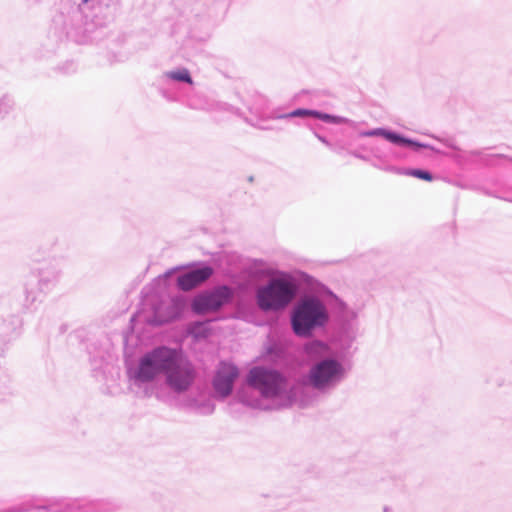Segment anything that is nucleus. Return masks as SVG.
Returning <instances> with one entry per match:
<instances>
[{
	"label": "nucleus",
	"mask_w": 512,
	"mask_h": 512,
	"mask_svg": "<svg viewBox=\"0 0 512 512\" xmlns=\"http://www.w3.org/2000/svg\"><path fill=\"white\" fill-rule=\"evenodd\" d=\"M294 293L295 288L290 282L274 279L267 286L258 289L257 303L263 310H278L288 305Z\"/></svg>",
	"instance_id": "2"
},
{
	"label": "nucleus",
	"mask_w": 512,
	"mask_h": 512,
	"mask_svg": "<svg viewBox=\"0 0 512 512\" xmlns=\"http://www.w3.org/2000/svg\"><path fill=\"white\" fill-rule=\"evenodd\" d=\"M168 76L173 80L192 84V78L187 69L169 72Z\"/></svg>",
	"instance_id": "11"
},
{
	"label": "nucleus",
	"mask_w": 512,
	"mask_h": 512,
	"mask_svg": "<svg viewBox=\"0 0 512 512\" xmlns=\"http://www.w3.org/2000/svg\"><path fill=\"white\" fill-rule=\"evenodd\" d=\"M195 371L192 364L178 351L167 375L166 383L175 391H184L193 383Z\"/></svg>",
	"instance_id": "5"
},
{
	"label": "nucleus",
	"mask_w": 512,
	"mask_h": 512,
	"mask_svg": "<svg viewBox=\"0 0 512 512\" xmlns=\"http://www.w3.org/2000/svg\"><path fill=\"white\" fill-rule=\"evenodd\" d=\"M193 333L196 337H205L206 336V325L198 324L193 328Z\"/></svg>",
	"instance_id": "16"
},
{
	"label": "nucleus",
	"mask_w": 512,
	"mask_h": 512,
	"mask_svg": "<svg viewBox=\"0 0 512 512\" xmlns=\"http://www.w3.org/2000/svg\"><path fill=\"white\" fill-rule=\"evenodd\" d=\"M230 297V290L227 287H221L211 293L199 295L192 302V309L198 314L216 311Z\"/></svg>",
	"instance_id": "7"
},
{
	"label": "nucleus",
	"mask_w": 512,
	"mask_h": 512,
	"mask_svg": "<svg viewBox=\"0 0 512 512\" xmlns=\"http://www.w3.org/2000/svg\"><path fill=\"white\" fill-rule=\"evenodd\" d=\"M326 350V346L320 342H314L307 346L308 353H313L315 351L319 352L320 354H323L324 352H326Z\"/></svg>",
	"instance_id": "15"
},
{
	"label": "nucleus",
	"mask_w": 512,
	"mask_h": 512,
	"mask_svg": "<svg viewBox=\"0 0 512 512\" xmlns=\"http://www.w3.org/2000/svg\"><path fill=\"white\" fill-rule=\"evenodd\" d=\"M317 115H319L318 111L306 110V109H298L291 113V116H293V117L312 116V117L317 118Z\"/></svg>",
	"instance_id": "14"
},
{
	"label": "nucleus",
	"mask_w": 512,
	"mask_h": 512,
	"mask_svg": "<svg viewBox=\"0 0 512 512\" xmlns=\"http://www.w3.org/2000/svg\"><path fill=\"white\" fill-rule=\"evenodd\" d=\"M248 384L258 390L262 396L273 398L286 388V379L276 370L254 367L250 370Z\"/></svg>",
	"instance_id": "4"
},
{
	"label": "nucleus",
	"mask_w": 512,
	"mask_h": 512,
	"mask_svg": "<svg viewBox=\"0 0 512 512\" xmlns=\"http://www.w3.org/2000/svg\"><path fill=\"white\" fill-rule=\"evenodd\" d=\"M342 367L335 360H324L314 365L308 375L309 384L322 389L342 376Z\"/></svg>",
	"instance_id": "6"
},
{
	"label": "nucleus",
	"mask_w": 512,
	"mask_h": 512,
	"mask_svg": "<svg viewBox=\"0 0 512 512\" xmlns=\"http://www.w3.org/2000/svg\"><path fill=\"white\" fill-rule=\"evenodd\" d=\"M238 375V369L234 365L221 363L213 380L216 393L221 397L228 396Z\"/></svg>",
	"instance_id": "8"
},
{
	"label": "nucleus",
	"mask_w": 512,
	"mask_h": 512,
	"mask_svg": "<svg viewBox=\"0 0 512 512\" xmlns=\"http://www.w3.org/2000/svg\"><path fill=\"white\" fill-rule=\"evenodd\" d=\"M325 321L324 308L319 301L309 299L303 301L294 311L292 325L299 336H306L316 325Z\"/></svg>",
	"instance_id": "3"
},
{
	"label": "nucleus",
	"mask_w": 512,
	"mask_h": 512,
	"mask_svg": "<svg viewBox=\"0 0 512 512\" xmlns=\"http://www.w3.org/2000/svg\"><path fill=\"white\" fill-rule=\"evenodd\" d=\"M177 353V350L168 347H158L148 352L140 360L137 378L141 381H151L161 373L166 376Z\"/></svg>",
	"instance_id": "1"
},
{
	"label": "nucleus",
	"mask_w": 512,
	"mask_h": 512,
	"mask_svg": "<svg viewBox=\"0 0 512 512\" xmlns=\"http://www.w3.org/2000/svg\"><path fill=\"white\" fill-rule=\"evenodd\" d=\"M317 118H319L323 121L331 122V123H335V124H342V123L346 122L345 118H342L339 116H333V115H329V114H325V113H320V112H319V115H317Z\"/></svg>",
	"instance_id": "12"
},
{
	"label": "nucleus",
	"mask_w": 512,
	"mask_h": 512,
	"mask_svg": "<svg viewBox=\"0 0 512 512\" xmlns=\"http://www.w3.org/2000/svg\"><path fill=\"white\" fill-rule=\"evenodd\" d=\"M365 135H367V136L383 135L386 139H388L389 141H391L393 143L406 144V145L413 144V142L410 140L404 139L397 134L386 132L381 129L367 132Z\"/></svg>",
	"instance_id": "10"
},
{
	"label": "nucleus",
	"mask_w": 512,
	"mask_h": 512,
	"mask_svg": "<svg viewBox=\"0 0 512 512\" xmlns=\"http://www.w3.org/2000/svg\"><path fill=\"white\" fill-rule=\"evenodd\" d=\"M213 274V269L209 266H204L184 273L177 278V284L183 291H189L210 278Z\"/></svg>",
	"instance_id": "9"
},
{
	"label": "nucleus",
	"mask_w": 512,
	"mask_h": 512,
	"mask_svg": "<svg viewBox=\"0 0 512 512\" xmlns=\"http://www.w3.org/2000/svg\"><path fill=\"white\" fill-rule=\"evenodd\" d=\"M410 176L425 180V181H432V175L424 170L414 169L407 173Z\"/></svg>",
	"instance_id": "13"
}]
</instances>
